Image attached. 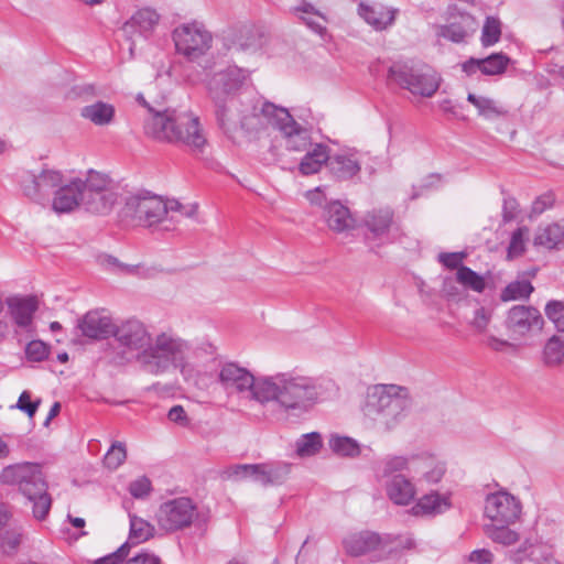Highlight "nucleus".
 Returning a JSON list of instances; mask_svg holds the SVG:
<instances>
[{
    "instance_id": "bf43d9fd",
    "label": "nucleus",
    "mask_w": 564,
    "mask_h": 564,
    "mask_svg": "<svg viewBox=\"0 0 564 564\" xmlns=\"http://www.w3.org/2000/svg\"><path fill=\"white\" fill-rule=\"evenodd\" d=\"M124 564H162V561L154 553L141 550L130 553Z\"/></svg>"
},
{
    "instance_id": "f704fd0d",
    "label": "nucleus",
    "mask_w": 564,
    "mask_h": 564,
    "mask_svg": "<svg viewBox=\"0 0 564 564\" xmlns=\"http://www.w3.org/2000/svg\"><path fill=\"white\" fill-rule=\"evenodd\" d=\"M511 524L512 523H487L485 524V533L492 542L503 546H510L520 540V534L510 528Z\"/></svg>"
},
{
    "instance_id": "f03ea898",
    "label": "nucleus",
    "mask_w": 564,
    "mask_h": 564,
    "mask_svg": "<svg viewBox=\"0 0 564 564\" xmlns=\"http://www.w3.org/2000/svg\"><path fill=\"white\" fill-rule=\"evenodd\" d=\"M137 101L149 112L143 124L145 135L160 142L185 145L193 153L204 152L208 141L197 116L171 108L154 109L142 94L137 96Z\"/></svg>"
},
{
    "instance_id": "680f3d73",
    "label": "nucleus",
    "mask_w": 564,
    "mask_h": 564,
    "mask_svg": "<svg viewBox=\"0 0 564 564\" xmlns=\"http://www.w3.org/2000/svg\"><path fill=\"white\" fill-rule=\"evenodd\" d=\"M464 252H443L438 254V261L448 269H456L458 271V268H460L463 264V260L465 258Z\"/></svg>"
},
{
    "instance_id": "e433bc0d",
    "label": "nucleus",
    "mask_w": 564,
    "mask_h": 564,
    "mask_svg": "<svg viewBox=\"0 0 564 564\" xmlns=\"http://www.w3.org/2000/svg\"><path fill=\"white\" fill-rule=\"evenodd\" d=\"M467 100L477 108L478 115L486 119H495L507 115V110L498 106L496 101L490 98L476 96L470 93L467 96Z\"/></svg>"
},
{
    "instance_id": "ea45409f",
    "label": "nucleus",
    "mask_w": 564,
    "mask_h": 564,
    "mask_svg": "<svg viewBox=\"0 0 564 564\" xmlns=\"http://www.w3.org/2000/svg\"><path fill=\"white\" fill-rule=\"evenodd\" d=\"M417 459L422 462L421 469L414 470L415 475H421L427 482H438L444 474L445 466L443 463L436 462L432 456H417Z\"/></svg>"
},
{
    "instance_id": "603ef678",
    "label": "nucleus",
    "mask_w": 564,
    "mask_h": 564,
    "mask_svg": "<svg viewBox=\"0 0 564 564\" xmlns=\"http://www.w3.org/2000/svg\"><path fill=\"white\" fill-rule=\"evenodd\" d=\"M128 490L133 498L143 499L152 490L151 480L147 476H141L129 484Z\"/></svg>"
},
{
    "instance_id": "9d476101",
    "label": "nucleus",
    "mask_w": 564,
    "mask_h": 564,
    "mask_svg": "<svg viewBox=\"0 0 564 564\" xmlns=\"http://www.w3.org/2000/svg\"><path fill=\"white\" fill-rule=\"evenodd\" d=\"M198 517L197 508L187 497H178L163 502L156 512L161 530L173 533L189 528Z\"/></svg>"
},
{
    "instance_id": "39448f33",
    "label": "nucleus",
    "mask_w": 564,
    "mask_h": 564,
    "mask_svg": "<svg viewBox=\"0 0 564 564\" xmlns=\"http://www.w3.org/2000/svg\"><path fill=\"white\" fill-rule=\"evenodd\" d=\"M3 485H17L19 491L32 503V513L36 520H44L52 506L47 492L48 486L41 466L32 463H20L4 467L0 474Z\"/></svg>"
},
{
    "instance_id": "37998d69",
    "label": "nucleus",
    "mask_w": 564,
    "mask_h": 564,
    "mask_svg": "<svg viewBox=\"0 0 564 564\" xmlns=\"http://www.w3.org/2000/svg\"><path fill=\"white\" fill-rule=\"evenodd\" d=\"M322 446V436L317 432L304 434L295 443L296 454L300 457L313 456L321 451Z\"/></svg>"
},
{
    "instance_id": "5701e85b",
    "label": "nucleus",
    "mask_w": 564,
    "mask_h": 564,
    "mask_svg": "<svg viewBox=\"0 0 564 564\" xmlns=\"http://www.w3.org/2000/svg\"><path fill=\"white\" fill-rule=\"evenodd\" d=\"M388 498L398 506L410 505L416 494L414 484L406 475H397L386 481Z\"/></svg>"
},
{
    "instance_id": "2f4dec72",
    "label": "nucleus",
    "mask_w": 564,
    "mask_h": 564,
    "mask_svg": "<svg viewBox=\"0 0 564 564\" xmlns=\"http://www.w3.org/2000/svg\"><path fill=\"white\" fill-rule=\"evenodd\" d=\"M328 147L322 143L314 145L312 150H307L306 154L300 162L299 170L303 175H311L319 172L322 166L328 163Z\"/></svg>"
},
{
    "instance_id": "6e6552de",
    "label": "nucleus",
    "mask_w": 564,
    "mask_h": 564,
    "mask_svg": "<svg viewBox=\"0 0 564 564\" xmlns=\"http://www.w3.org/2000/svg\"><path fill=\"white\" fill-rule=\"evenodd\" d=\"M260 111L268 123L281 132L286 150L304 152L312 145L308 129L296 122L286 108L267 101Z\"/></svg>"
},
{
    "instance_id": "e2e57ef3",
    "label": "nucleus",
    "mask_w": 564,
    "mask_h": 564,
    "mask_svg": "<svg viewBox=\"0 0 564 564\" xmlns=\"http://www.w3.org/2000/svg\"><path fill=\"white\" fill-rule=\"evenodd\" d=\"M533 544L525 540L518 550L512 551L510 554V558L516 564H521L524 560L531 557L533 555Z\"/></svg>"
},
{
    "instance_id": "864d4df0",
    "label": "nucleus",
    "mask_w": 564,
    "mask_h": 564,
    "mask_svg": "<svg viewBox=\"0 0 564 564\" xmlns=\"http://www.w3.org/2000/svg\"><path fill=\"white\" fill-rule=\"evenodd\" d=\"M131 546L129 542L123 543L117 551L97 558L94 564H122L123 561L130 555Z\"/></svg>"
},
{
    "instance_id": "6ab92c4d",
    "label": "nucleus",
    "mask_w": 564,
    "mask_h": 564,
    "mask_svg": "<svg viewBox=\"0 0 564 564\" xmlns=\"http://www.w3.org/2000/svg\"><path fill=\"white\" fill-rule=\"evenodd\" d=\"M327 169L338 181L351 180L361 170L359 152L356 150H347L333 155L328 153Z\"/></svg>"
},
{
    "instance_id": "a18cd8bd",
    "label": "nucleus",
    "mask_w": 564,
    "mask_h": 564,
    "mask_svg": "<svg viewBox=\"0 0 564 564\" xmlns=\"http://www.w3.org/2000/svg\"><path fill=\"white\" fill-rule=\"evenodd\" d=\"M456 281L463 286L478 293H481L486 288L485 279L466 265L458 268Z\"/></svg>"
},
{
    "instance_id": "9b49d317",
    "label": "nucleus",
    "mask_w": 564,
    "mask_h": 564,
    "mask_svg": "<svg viewBox=\"0 0 564 564\" xmlns=\"http://www.w3.org/2000/svg\"><path fill=\"white\" fill-rule=\"evenodd\" d=\"M176 51L188 61H196L212 46V34L202 23L193 22L177 26L173 32Z\"/></svg>"
},
{
    "instance_id": "a878e982",
    "label": "nucleus",
    "mask_w": 564,
    "mask_h": 564,
    "mask_svg": "<svg viewBox=\"0 0 564 564\" xmlns=\"http://www.w3.org/2000/svg\"><path fill=\"white\" fill-rule=\"evenodd\" d=\"M7 305L14 323L21 328H26L28 326L31 325L33 315L39 307L37 301L34 296L8 297Z\"/></svg>"
},
{
    "instance_id": "338daca9",
    "label": "nucleus",
    "mask_w": 564,
    "mask_h": 564,
    "mask_svg": "<svg viewBox=\"0 0 564 564\" xmlns=\"http://www.w3.org/2000/svg\"><path fill=\"white\" fill-rule=\"evenodd\" d=\"M492 558V553L487 549L475 550L469 554V561L476 564H489Z\"/></svg>"
},
{
    "instance_id": "4d7b16f0",
    "label": "nucleus",
    "mask_w": 564,
    "mask_h": 564,
    "mask_svg": "<svg viewBox=\"0 0 564 564\" xmlns=\"http://www.w3.org/2000/svg\"><path fill=\"white\" fill-rule=\"evenodd\" d=\"M21 543V533L18 531H7L1 538L0 547L3 554L11 556L15 554Z\"/></svg>"
},
{
    "instance_id": "4468645a",
    "label": "nucleus",
    "mask_w": 564,
    "mask_h": 564,
    "mask_svg": "<svg viewBox=\"0 0 564 564\" xmlns=\"http://www.w3.org/2000/svg\"><path fill=\"white\" fill-rule=\"evenodd\" d=\"M63 183V175L55 170H42L37 175L26 174L21 183L23 194L31 200L43 204L52 189H57Z\"/></svg>"
},
{
    "instance_id": "8fccbe9b",
    "label": "nucleus",
    "mask_w": 564,
    "mask_h": 564,
    "mask_svg": "<svg viewBox=\"0 0 564 564\" xmlns=\"http://www.w3.org/2000/svg\"><path fill=\"white\" fill-rule=\"evenodd\" d=\"M545 315L558 332H564V302L550 301L545 306Z\"/></svg>"
},
{
    "instance_id": "13d9d810",
    "label": "nucleus",
    "mask_w": 564,
    "mask_h": 564,
    "mask_svg": "<svg viewBox=\"0 0 564 564\" xmlns=\"http://www.w3.org/2000/svg\"><path fill=\"white\" fill-rule=\"evenodd\" d=\"M490 319H491V312L485 307H478L474 312V317L470 322V325L477 333L482 334L486 332V329L490 323Z\"/></svg>"
},
{
    "instance_id": "3c124183",
    "label": "nucleus",
    "mask_w": 564,
    "mask_h": 564,
    "mask_svg": "<svg viewBox=\"0 0 564 564\" xmlns=\"http://www.w3.org/2000/svg\"><path fill=\"white\" fill-rule=\"evenodd\" d=\"M41 404V399H36L32 401L31 399V392L28 390H24L19 399L18 402L11 406V409H18L22 412H24L30 419H33L35 413L39 410V406Z\"/></svg>"
},
{
    "instance_id": "a211bd4d",
    "label": "nucleus",
    "mask_w": 564,
    "mask_h": 564,
    "mask_svg": "<svg viewBox=\"0 0 564 564\" xmlns=\"http://www.w3.org/2000/svg\"><path fill=\"white\" fill-rule=\"evenodd\" d=\"M543 325L541 313L533 306L514 305L507 315V328L518 335H525L533 328L540 329Z\"/></svg>"
},
{
    "instance_id": "b1692460",
    "label": "nucleus",
    "mask_w": 564,
    "mask_h": 564,
    "mask_svg": "<svg viewBox=\"0 0 564 564\" xmlns=\"http://www.w3.org/2000/svg\"><path fill=\"white\" fill-rule=\"evenodd\" d=\"M533 246L547 250L564 248V223L554 221L539 226L534 234Z\"/></svg>"
},
{
    "instance_id": "09e8293b",
    "label": "nucleus",
    "mask_w": 564,
    "mask_h": 564,
    "mask_svg": "<svg viewBox=\"0 0 564 564\" xmlns=\"http://www.w3.org/2000/svg\"><path fill=\"white\" fill-rule=\"evenodd\" d=\"M127 458L126 446L115 442L104 457V464L110 469H117Z\"/></svg>"
},
{
    "instance_id": "c756f323",
    "label": "nucleus",
    "mask_w": 564,
    "mask_h": 564,
    "mask_svg": "<svg viewBox=\"0 0 564 564\" xmlns=\"http://www.w3.org/2000/svg\"><path fill=\"white\" fill-rule=\"evenodd\" d=\"M292 13L313 32L322 35L326 31V17L312 3L302 1L299 6L292 8Z\"/></svg>"
},
{
    "instance_id": "79ce46f5",
    "label": "nucleus",
    "mask_w": 564,
    "mask_h": 564,
    "mask_svg": "<svg viewBox=\"0 0 564 564\" xmlns=\"http://www.w3.org/2000/svg\"><path fill=\"white\" fill-rule=\"evenodd\" d=\"M510 62V57L502 52L480 58L481 74L487 76L501 75L507 70Z\"/></svg>"
},
{
    "instance_id": "1a4fd4ad",
    "label": "nucleus",
    "mask_w": 564,
    "mask_h": 564,
    "mask_svg": "<svg viewBox=\"0 0 564 564\" xmlns=\"http://www.w3.org/2000/svg\"><path fill=\"white\" fill-rule=\"evenodd\" d=\"M84 185L83 208L94 215H109L119 200L112 181L101 173L89 171Z\"/></svg>"
},
{
    "instance_id": "0e129e2a",
    "label": "nucleus",
    "mask_w": 564,
    "mask_h": 564,
    "mask_svg": "<svg viewBox=\"0 0 564 564\" xmlns=\"http://www.w3.org/2000/svg\"><path fill=\"white\" fill-rule=\"evenodd\" d=\"M167 417L171 422L181 426H187L189 424V419L182 405L172 406L167 413Z\"/></svg>"
},
{
    "instance_id": "0eeeda50",
    "label": "nucleus",
    "mask_w": 564,
    "mask_h": 564,
    "mask_svg": "<svg viewBox=\"0 0 564 564\" xmlns=\"http://www.w3.org/2000/svg\"><path fill=\"white\" fill-rule=\"evenodd\" d=\"M388 79L413 95L432 97L441 85V77L425 65L398 62L388 69Z\"/></svg>"
},
{
    "instance_id": "7ed1b4c3",
    "label": "nucleus",
    "mask_w": 564,
    "mask_h": 564,
    "mask_svg": "<svg viewBox=\"0 0 564 564\" xmlns=\"http://www.w3.org/2000/svg\"><path fill=\"white\" fill-rule=\"evenodd\" d=\"M317 380L292 371L261 376L258 384V402H274L289 416L300 417L308 413L319 399Z\"/></svg>"
},
{
    "instance_id": "423d86ee",
    "label": "nucleus",
    "mask_w": 564,
    "mask_h": 564,
    "mask_svg": "<svg viewBox=\"0 0 564 564\" xmlns=\"http://www.w3.org/2000/svg\"><path fill=\"white\" fill-rule=\"evenodd\" d=\"M181 208L182 204L174 199L164 202L160 196L149 193L131 195L124 199L119 217L122 221H134L145 227H152L158 224L176 221L174 215L169 217V214Z\"/></svg>"
},
{
    "instance_id": "2eb2a0df",
    "label": "nucleus",
    "mask_w": 564,
    "mask_h": 564,
    "mask_svg": "<svg viewBox=\"0 0 564 564\" xmlns=\"http://www.w3.org/2000/svg\"><path fill=\"white\" fill-rule=\"evenodd\" d=\"M243 76L238 68H228L214 74L207 88L213 102L237 98L236 93L242 84Z\"/></svg>"
},
{
    "instance_id": "ddd939ff",
    "label": "nucleus",
    "mask_w": 564,
    "mask_h": 564,
    "mask_svg": "<svg viewBox=\"0 0 564 564\" xmlns=\"http://www.w3.org/2000/svg\"><path fill=\"white\" fill-rule=\"evenodd\" d=\"M521 514L520 501L507 491L490 494L485 502V516L489 523H516Z\"/></svg>"
},
{
    "instance_id": "393cba45",
    "label": "nucleus",
    "mask_w": 564,
    "mask_h": 564,
    "mask_svg": "<svg viewBox=\"0 0 564 564\" xmlns=\"http://www.w3.org/2000/svg\"><path fill=\"white\" fill-rule=\"evenodd\" d=\"M364 225L375 238H384L394 225V212L390 207L375 208L364 217Z\"/></svg>"
},
{
    "instance_id": "f3484780",
    "label": "nucleus",
    "mask_w": 564,
    "mask_h": 564,
    "mask_svg": "<svg viewBox=\"0 0 564 564\" xmlns=\"http://www.w3.org/2000/svg\"><path fill=\"white\" fill-rule=\"evenodd\" d=\"M160 20L159 13L150 8L138 10L128 21L122 25L124 36L131 41L130 52H133L134 41L137 37L147 39L158 25Z\"/></svg>"
},
{
    "instance_id": "aec40b11",
    "label": "nucleus",
    "mask_w": 564,
    "mask_h": 564,
    "mask_svg": "<svg viewBox=\"0 0 564 564\" xmlns=\"http://www.w3.org/2000/svg\"><path fill=\"white\" fill-rule=\"evenodd\" d=\"M214 105L217 123L225 133L234 132L239 127H243L245 116L239 108L240 100L238 98H229L214 102Z\"/></svg>"
},
{
    "instance_id": "f257e3e1",
    "label": "nucleus",
    "mask_w": 564,
    "mask_h": 564,
    "mask_svg": "<svg viewBox=\"0 0 564 564\" xmlns=\"http://www.w3.org/2000/svg\"><path fill=\"white\" fill-rule=\"evenodd\" d=\"M112 336L115 344L106 358L113 366L137 361L143 371L154 376L175 368L184 378L192 371L186 360L189 343L172 333L162 332L152 338L144 324L132 318L115 326Z\"/></svg>"
},
{
    "instance_id": "7c9ffc66",
    "label": "nucleus",
    "mask_w": 564,
    "mask_h": 564,
    "mask_svg": "<svg viewBox=\"0 0 564 564\" xmlns=\"http://www.w3.org/2000/svg\"><path fill=\"white\" fill-rule=\"evenodd\" d=\"M380 544V536L373 532L352 534L344 540V546L348 554L360 556L376 550Z\"/></svg>"
},
{
    "instance_id": "cd10ccee",
    "label": "nucleus",
    "mask_w": 564,
    "mask_h": 564,
    "mask_svg": "<svg viewBox=\"0 0 564 564\" xmlns=\"http://www.w3.org/2000/svg\"><path fill=\"white\" fill-rule=\"evenodd\" d=\"M451 507L448 496L433 491L421 497L412 507L411 512L413 516H436L447 511Z\"/></svg>"
},
{
    "instance_id": "f8f14e48",
    "label": "nucleus",
    "mask_w": 564,
    "mask_h": 564,
    "mask_svg": "<svg viewBox=\"0 0 564 564\" xmlns=\"http://www.w3.org/2000/svg\"><path fill=\"white\" fill-rule=\"evenodd\" d=\"M217 382L228 393L243 394L249 393V398L258 402V384L260 377L256 378L247 368L237 362H220Z\"/></svg>"
},
{
    "instance_id": "bb28decb",
    "label": "nucleus",
    "mask_w": 564,
    "mask_h": 564,
    "mask_svg": "<svg viewBox=\"0 0 564 564\" xmlns=\"http://www.w3.org/2000/svg\"><path fill=\"white\" fill-rule=\"evenodd\" d=\"M421 465L417 456H388L381 462V476L388 480L405 471L408 477H414V470L421 469Z\"/></svg>"
},
{
    "instance_id": "774afa93",
    "label": "nucleus",
    "mask_w": 564,
    "mask_h": 564,
    "mask_svg": "<svg viewBox=\"0 0 564 564\" xmlns=\"http://www.w3.org/2000/svg\"><path fill=\"white\" fill-rule=\"evenodd\" d=\"M306 197L311 202V204L319 206L323 209L325 204L328 203L326 196L324 195L319 187L315 188L314 191H308Z\"/></svg>"
},
{
    "instance_id": "58836bf2",
    "label": "nucleus",
    "mask_w": 564,
    "mask_h": 564,
    "mask_svg": "<svg viewBox=\"0 0 564 564\" xmlns=\"http://www.w3.org/2000/svg\"><path fill=\"white\" fill-rule=\"evenodd\" d=\"M291 466L292 465L286 462L263 463L265 487L283 484L291 473Z\"/></svg>"
},
{
    "instance_id": "4be33fe9",
    "label": "nucleus",
    "mask_w": 564,
    "mask_h": 564,
    "mask_svg": "<svg viewBox=\"0 0 564 564\" xmlns=\"http://www.w3.org/2000/svg\"><path fill=\"white\" fill-rule=\"evenodd\" d=\"M322 217L326 221L328 228L335 232H347L355 228V219L348 207L339 200H330L324 206Z\"/></svg>"
},
{
    "instance_id": "69168bd1",
    "label": "nucleus",
    "mask_w": 564,
    "mask_h": 564,
    "mask_svg": "<svg viewBox=\"0 0 564 564\" xmlns=\"http://www.w3.org/2000/svg\"><path fill=\"white\" fill-rule=\"evenodd\" d=\"M518 202L513 197H507L503 199L502 206V219L505 223L513 220L518 213Z\"/></svg>"
},
{
    "instance_id": "49530a36",
    "label": "nucleus",
    "mask_w": 564,
    "mask_h": 564,
    "mask_svg": "<svg viewBox=\"0 0 564 564\" xmlns=\"http://www.w3.org/2000/svg\"><path fill=\"white\" fill-rule=\"evenodd\" d=\"M332 451L340 456L356 457L360 454L358 443L347 436H333L329 440Z\"/></svg>"
},
{
    "instance_id": "72a5a7b5",
    "label": "nucleus",
    "mask_w": 564,
    "mask_h": 564,
    "mask_svg": "<svg viewBox=\"0 0 564 564\" xmlns=\"http://www.w3.org/2000/svg\"><path fill=\"white\" fill-rule=\"evenodd\" d=\"M80 116L96 126H107L115 118V107L104 101H97L83 107Z\"/></svg>"
},
{
    "instance_id": "dca6fc26",
    "label": "nucleus",
    "mask_w": 564,
    "mask_h": 564,
    "mask_svg": "<svg viewBox=\"0 0 564 564\" xmlns=\"http://www.w3.org/2000/svg\"><path fill=\"white\" fill-rule=\"evenodd\" d=\"M84 182L85 180L76 177L66 184L62 183L54 191L52 209L57 214H66L83 207Z\"/></svg>"
},
{
    "instance_id": "de8ad7c7",
    "label": "nucleus",
    "mask_w": 564,
    "mask_h": 564,
    "mask_svg": "<svg viewBox=\"0 0 564 564\" xmlns=\"http://www.w3.org/2000/svg\"><path fill=\"white\" fill-rule=\"evenodd\" d=\"M501 37V22L498 18L487 17L481 30V44L484 47L495 45Z\"/></svg>"
},
{
    "instance_id": "412c9836",
    "label": "nucleus",
    "mask_w": 564,
    "mask_h": 564,
    "mask_svg": "<svg viewBox=\"0 0 564 564\" xmlns=\"http://www.w3.org/2000/svg\"><path fill=\"white\" fill-rule=\"evenodd\" d=\"M115 326L109 316L102 315L98 311H90L78 321L82 334L91 339L108 338L113 334Z\"/></svg>"
},
{
    "instance_id": "6e6d98bb",
    "label": "nucleus",
    "mask_w": 564,
    "mask_h": 564,
    "mask_svg": "<svg viewBox=\"0 0 564 564\" xmlns=\"http://www.w3.org/2000/svg\"><path fill=\"white\" fill-rule=\"evenodd\" d=\"M48 352V346L41 340H32L25 348L26 357L31 361H42L47 358Z\"/></svg>"
},
{
    "instance_id": "473e14b6",
    "label": "nucleus",
    "mask_w": 564,
    "mask_h": 564,
    "mask_svg": "<svg viewBox=\"0 0 564 564\" xmlns=\"http://www.w3.org/2000/svg\"><path fill=\"white\" fill-rule=\"evenodd\" d=\"M228 479L236 481L251 479L265 487L263 463L261 464H238L232 465L225 471Z\"/></svg>"
},
{
    "instance_id": "052dcab7",
    "label": "nucleus",
    "mask_w": 564,
    "mask_h": 564,
    "mask_svg": "<svg viewBox=\"0 0 564 564\" xmlns=\"http://www.w3.org/2000/svg\"><path fill=\"white\" fill-rule=\"evenodd\" d=\"M555 203L554 194L549 192L540 195L535 198V200L532 204L531 214L532 215H541L546 209H550L553 207Z\"/></svg>"
},
{
    "instance_id": "4c0bfd02",
    "label": "nucleus",
    "mask_w": 564,
    "mask_h": 564,
    "mask_svg": "<svg viewBox=\"0 0 564 564\" xmlns=\"http://www.w3.org/2000/svg\"><path fill=\"white\" fill-rule=\"evenodd\" d=\"M129 518L130 534L128 542L130 543V546H132V544L145 542L153 536L154 527L150 522L134 514H130Z\"/></svg>"
},
{
    "instance_id": "c03bdc74",
    "label": "nucleus",
    "mask_w": 564,
    "mask_h": 564,
    "mask_svg": "<svg viewBox=\"0 0 564 564\" xmlns=\"http://www.w3.org/2000/svg\"><path fill=\"white\" fill-rule=\"evenodd\" d=\"M529 228L527 226L518 227L511 235L507 248V258L512 260L521 257L525 252V245L529 240Z\"/></svg>"
},
{
    "instance_id": "5fc2aeb1",
    "label": "nucleus",
    "mask_w": 564,
    "mask_h": 564,
    "mask_svg": "<svg viewBox=\"0 0 564 564\" xmlns=\"http://www.w3.org/2000/svg\"><path fill=\"white\" fill-rule=\"evenodd\" d=\"M438 34L452 42L460 43L467 36V31L460 23H449L442 26Z\"/></svg>"
},
{
    "instance_id": "c9c22d12",
    "label": "nucleus",
    "mask_w": 564,
    "mask_h": 564,
    "mask_svg": "<svg viewBox=\"0 0 564 564\" xmlns=\"http://www.w3.org/2000/svg\"><path fill=\"white\" fill-rule=\"evenodd\" d=\"M543 361L549 367L564 364V336L554 335L547 339L543 349Z\"/></svg>"
},
{
    "instance_id": "20e7f679",
    "label": "nucleus",
    "mask_w": 564,
    "mask_h": 564,
    "mask_svg": "<svg viewBox=\"0 0 564 564\" xmlns=\"http://www.w3.org/2000/svg\"><path fill=\"white\" fill-rule=\"evenodd\" d=\"M410 405L406 388L395 384H377L368 390L362 411L376 426L383 431H391L406 416Z\"/></svg>"
},
{
    "instance_id": "c85d7f7f",
    "label": "nucleus",
    "mask_w": 564,
    "mask_h": 564,
    "mask_svg": "<svg viewBox=\"0 0 564 564\" xmlns=\"http://www.w3.org/2000/svg\"><path fill=\"white\" fill-rule=\"evenodd\" d=\"M359 15L376 30H383L394 21L395 11L383 7L382 4L367 6L360 3L358 8Z\"/></svg>"
},
{
    "instance_id": "a19ab883",
    "label": "nucleus",
    "mask_w": 564,
    "mask_h": 564,
    "mask_svg": "<svg viewBox=\"0 0 564 564\" xmlns=\"http://www.w3.org/2000/svg\"><path fill=\"white\" fill-rule=\"evenodd\" d=\"M534 291L529 280L521 279L510 282L500 294L503 302L528 299Z\"/></svg>"
}]
</instances>
